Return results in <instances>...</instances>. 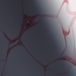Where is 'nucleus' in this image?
I'll return each mask as SVG.
<instances>
[{
	"label": "nucleus",
	"mask_w": 76,
	"mask_h": 76,
	"mask_svg": "<svg viewBox=\"0 0 76 76\" xmlns=\"http://www.w3.org/2000/svg\"><path fill=\"white\" fill-rule=\"evenodd\" d=\"M13 45V44H12V45Z\"/></svg>",
	"instance_id": "3"
},
{
	"label": "nucleus",
	"mask_w": 76,
	"mask_h": 76,
	"mask_svg": "<svg viewBox=\"0 0 76 76\" xmlns=\"http://www.w3.org/2000/svg\"><path fill=\"white\" fill-rule=\"evenodd\" d=\"M32 15H33V14H32Z\"/></svg>",
	"instance_id": "4"
},
{
	"label": "nucleus",
	"mask_w": 76,
	"mask_h": 76,
	"mask_svg": "<svg viewBox=\"0 0 76 76\" xmlns=\"http://www.w3.org/2000/svg\"><path fill=\"white\" fill-rule=\"evenodd\" d=\"M60 61L61 62H62V63L65 62V61Z\"/></svg>",
	"instance_id": "1"
},
{
	"label": "nucleus",
	"mask_w": 76,
	"mask_h": 76,
	"mask_svg": "<svg viewBox=\"0 0 76 76\" xmlns=\"http://www.w3.org/2000/svg\"><path fill=\"white\" fill-rule=\"evenodd\" d=\"M27 14L28 15V13H27ZM28 15H30V14H29Z\"/></svg>",
	"instance_id": "2"
}]
</instances>
